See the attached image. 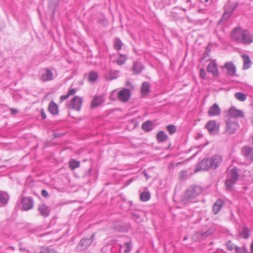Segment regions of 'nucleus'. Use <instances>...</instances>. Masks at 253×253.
I'll use <instances>...</instances> for the list:
<instances>
[{"instance_id":"864d4df0","label":"nucleus","mask_w":253,"mask_h":253,"mask_svg":"<svg viewBox=\"0 0 253 253\" xmlns=\"http://www.w3.org/2000/svg\"><path fill=\"white\" fill-rule=\"evenodd\" d=\"M213 253H225V251L221 249H218Z\"/></svg>"},{"instance_id":"a18cd8bd","label":"nucleus","mask_w":253,"mask_h":253,"mask_svg":"<svg viewBox=\"0 0 253 253\" xmlns=\"http://www.w3.org/2000/svg\"><path fill=\"white\" fill-rule=\"evenodd\" d=\"M76 89L75 88H72V89H70L68 91L67 94L69 95V96H70V95H74L76 93Z\"/></svg>"},{"instance_id":"f704fd0d","label":"nucleus","mask_w":253,"mask_h":253,"mask_svg":"<svg viewBox=\"0 0 253 253\" xmlns=\"http://www.w3.org/2000/svg\"><path fill=\"white\" fill-rule=\"evenodd\" d=\"M141 93L143 94L148 93L150 91V85L147 82H144L142 83L141 85Z\"/></svg>"},{"instance_id":"6e6552de","label":"nucleus","mask_w":253,"mask_h":253,"mask_svg":"<svg viewBox=\"0 0 253 253\" xmlns=\"http://www.w3.org/2000/svg\"><path fill=\"white\" fill-rule=\"evenodd\" d=\"M21 204L23 211H28L33 208L34 201L31 197H23Z\"/></svg>"},{"instance_id":"a211bd4d","label":"nucleus","mask_w":253,"mask_h":253,"mask_svg":"<svg viewBox=\"0 0 253 253\" xmlns=\"http://www.w3.org/2000/svg\"><path fill=\"white\" fill-rule=\"evenodd\" d=\"M220 109L216 103L213 104L209 109L208 115L210 116H219Z\"/></svg>"},{"instance_id":"4c0bfd02","label":"nucleus","mask_w":253,"mask_h":253,"mask_svg":"<svg viewBox=\"0 0 253 253\" xmlns=\"http://www.w3.org/2000/svg\"><path fill=\"white\" fill-rule=\"evenodd\" d=\"M131 217L133 220H135L136 222H140L143 220L140 215L137 213L132 212L131 213Z\"/></svg>"},{"instance_id":"37998d69","label":"nucleus","mask_w":253,"mask_h":253,"mask_svg":"<svg viewBox=\"0 0 253 253\" xmlns=\"http://www.w3.org/2000/svg\"><path fill=\"white\" fill-rule=\"evenodd\" d=\"M226 247H227V250H228L229 251H233L234 249H235V247L234 245L230 241H229L227 242V243L226 244Z\"/></svg>"},{"instance_id":"39448f33","label":"nucleus","mask_w":253,"mask_h":253,"mask_svg":"<svg viewBox=\"0 0 253 253\" xmlns=\"http://www.w3.org/2000/svg\"><path fill=\"white\" fill-rule=\"evenodd\" d=\"M225 121L226 126L224 133L227 135H231L235 133L239 127L238 122L232 121L230 119H227Z\"/></svg>"},{"instance_id":"9b49d317","label":"nucleus","mask_w":253,"mask_h":253,"mask_svg":"<svg viewBox=\"0 0 253 253\" xmlns=\"http://www.w3.org/2000/svg\"><path fill=\"white\" fill-rule=\"evenodd\" d=\"M242 153L246 159L250 161H253V148L248 146L242 148Z\"/></svg>"},{"instance_id":"49530a36","label":"nucleus","mask_w":253,"mask_h":253,"mask_svg":"<svg viewBox=\"0 0 253 253\" xmlns=\"http://www.w3.org/2000/svg\"><path fill=\"white\" fill-rule=\"evenodd\" d=\"M42 195L43 197H45V198H47L48 196V193L47 191L45 189L42 190Z\"/></svg>"},{"instance_id":"9d476101","label":"nucleus","mask_w":253,"mask_h":253,"mask_svg":"<svg viewBox=\"0 0 253 253\" xmlns=\"http://www.w3.org/2000/svg\"><path fill=\"white\" fill-rule=\"evenodd\" d=\"M130 91L128 89L125 88L118 92L119 99L123 102L127 101L130 97Z\"/></svg>"},{"instance_id":"c756f323","label":"nucleus","mask_w":253,"mask_h":253,"mask_svg":"<svg viewBox=\"0 0 253 253\" xmlns=\"http://www.w3.org/2000/svg\"><path fill=\"white\" fill-rule=\"evenodd\" d=\"M123 43L120 38H116L114 42V48L115 50L119 51L122 49Z\"/></svg>"},{"instance_id":"de8ad7c7","label":"nucleus","mask_w":253,"mask_h":253,"mask_svg":"<svg viewBox=\"0 0 253 253\" xmlns=\"http://www.w3.org/2000/svg\"><path fill=\"white\" fill-rule=\"evenodd\" d=\"M41 117L42 119L44 120L46 119V114L44 112V111L43 109H41Z\"/></svg>"},{"instance_id":"09e8293b","label":"nucleus","mask_w":253,"mask_h":253,"mask_svg":"<svg viewBox=\"0 0 253 253\" xmlns=\"http://www.w3.org/2000/svg\"><path fill=\"white\" fill-rule=\"evenodd\" d=\"M92 171V169H88V170L86 171L85 173H84V176H88L90 175H91Z\"/></svg>"},{"instance_id":"4468645a","label":"nucleus","mask_w":253,"mask_h":253,"mask_svg":"<svg viewBox=\"0 0 253 253\" xmlns=\"http://www.w3.org/2000/svg\"><path fill=\"white\" fill-rule=\"evenodd\" d=\"M38 210L40 215L44 217L48 216L50 212L49 207L44 204L39 205Z\"/></svg>"},{"instance_id":"b1692460","label":"nucleus","mask_w":253,"mask_h":253,"mask_svg":"<svg viewBox=\"0 0 253 253\" xmlns=\"http://www.w3.org/2000/svg\"><path fill=\"white\" fill-rule=\"evenodd\" d=\"M223 205L224 202L223 200L221 199L217 200L213 206L212 211L214 213H218L221 208L223 207Z\"/></svg>"},{"instance_id":"a19ab883","label":"nucleus","mask_w":253,"mask_h":253,"mask_svg":"<svg viewBox=\"0 0 253 253\" xmlns=\"http://www.w3.org/2000/svg\"><path fill=\"white\" fill-rule=\"evenodd\" d=\"M39 253H56V252L53 249L49 247H45L42 248Z\"/></svg>"},{"instance_id":"e433bc0d","label":"nucleus","mask_w":253,"mask_h":253,"mask_svg":"<svg viewBox=\"0 0 253 253\" xmlns=\"http://www.w3.org/2000/svg\"><path fill=\"white\" fill-rule=\"evenodd\" d=\"M69 168L73 170L76 168H79L80 166V163L79 161H77L75 160H73L69 162Z\"/></svg>"},{"instance_id":"72a5a7b5","label":"nucleus","mask_w":253,"mask_h":253,"mask_svg":"<svg viewBox=\"0 0 253 253\" xmlns=\"http://www.w3.org/2000/svg\"><path fill=\"white\" fill-rule=\"evenodd\" d=\"M119 57L116 60V63L119 65H122L125 64L126 62L127 57L126 55L122 54L121 53H119Z\"/></svg>"},{"instance_id":"58836bf2","label":"nucleus","mask_w":253,"mask_h":253,"mask_svg":"<svg viewBox=\"0 0 253 253\" xmlns=\"http://www.w3.org/2000/svg\"><path fill=\"white\" fill-rule=\"evenodd\" d=\"M166 128L170 135L174 134L176 131V126L173 125H168Z\"/></svg>"},{"instance_id":"7ed1b4c3","label":"nucleus","mask_w":253,"mask_h":253,"mask_svg":"<svg viewBox=\"0 0 253 253\" xmlns=\"http://www.w3.org/2000/svg\"><path fill=\"white\" fill-rule=\"evenodd\" d=\"M202 192V188L196 185L190 186L186 191L183 196V201L187 202H192Z\"/></svg>"},{"instance_id":"ddd939ff","label":"nucleus","mask_w":253,"mask_h":253,"mask_svg":"<svg viewBox=\"0 0 253 253\" xmlns=\"http://www.w3.org/2000/svg\"><path fill=\"white\" fill-rule=\"evenodd\" d=\"M227 71V74L230 76L236 75V68L232 62H226L223 67Z\"/></svg>"},{"instance_id":"3c124183","label":"nucleus","mask_w":253,"mask_h":253,"mask_svg":"<svg viewBox=\"0 0 253 253\" xmlns=\"http://www.w3.org/2000/svg\"><path fill=\"white\" fill-rule=\"evenodd\" d=\"M10 112L11 114L14 115L18 113V110L16 109L10 108Z\"/></svg>"},{"instance_id":"6e6d98bb","label":"nucleus","mask_w":253,"mask_h":253,"mask_svg":"<svg viewBox=\"0 0 253 253\" xmlns=\"http://www.w3.org/2000/svg\"><path fill=\"white\" fill-rule=\"evenodd\" d=\"M202 2H207L209 0H200Z\"/></svg>"},{"instance_id":"a878e982","label":"nucleus","mask_w":253,"mask_h":253,"mask_svg":"<svg viewBox=\"0 0 253 253\" xmlns=\"http://www.w3.org/2000/svg\"><path fill=\"white\" fill-rule=\"evenodd\" d=\"M98 78V74L97 72L95 71H91L88 73V81L89 83H93L95 82Z\"/></svg>"},{"instance_id":"20e7f679","label":"nucleus","mask_w":253,"mask_h":253,"mask_svg":"<svg viewBox=\"0 0 253 253\" xmlns=\"http://www.w3.org/2000/svg\"><path fill=\"white\" fill-rule=\"evenodd\" d=\"M239 178L238 169L234 168L231 169L227 175L225 185L227 190H231Z\"/></svg>"},{"instance_id":"2eb2a0df","label":"nucleus","mask_w":253,"mask_h":253,"mask_svg":"<svg viewBox=\"0 0 253 253\" xmlns=\"http://www.w3.org/2000/svg\"><path fill=\"white\" fill-rule=\"evenodd\" d=\"M207 70L209 73H211L214 77L218 76V70L216 63L210 62L207 66Z\"/></svg>"},{"instance_id":"6ab92c4d","label":"nucleus","mask_w":253,"mask_h":253,"mask_svg":"<svg viewBox=\"0 0 253 253\" xmlns=\"http://www.w3.org/2000/svg\"><path fill=\"white\" fill-rule=\"evenodd\" d=\"M119 248L120 253L123 252L124 253H129L132 248L131 241L126 242L123 245L119 244Z\"/></svg>"},{"instance_id":"f257e3e1","label":"nucleus","mask_w":253,"mask_h":253,"mask_svg":"<svg viewBox=\"0 0 253 253\" xmlns=\"http://www.w3.org/2000/svg\"><path fill=\"white\" fill-rule=\"evenodd\" d=\"M231 36L234 41L239 43L250 44L253 42V36L249 31L240 27L234 29Z\"/></svg>"},{"instance_id":"393cba45","label":"nucleus","mask_w":253,"mask_h":253,"mask_svg":"<svg viewBox=\"0 0 253 253\" xmlns=\"http://www.w3.org/2000/svg\"><path fill=\"white\" fill-rule=\"evenodd\" d=\"M235 7H236V6H234L233 7H230L229 8H228L226 7L225 11H224L223 16L222 17L221 20L222 21H223L224 20H226L227 19H228L231 16L232 13L235 9Z\"/></svg>"},{"instance_id":"bf43d9fd","label":"nucleus","mask_w":253,"mask_h":253,"mask_svg":"<svg viewBox=\"0 0 253 253\" xmlns=\"http://www.w3.org/2000/svg\"><path fill=\"white\" fill-rule=\"evenodd\" d=\"M181 9L182 10H183L184 11H186V10H187L186 9H185V8H181Z\"/></svg>"},{"instance_id":"c03bdc74","label":"nucleus","mask_w":253,"mask_h":253,"mask_svg":"<svg viewBox=\"0 0 253 253\" xmlns=\"http://www.w3.org/2000/svg\"><path fill=\"white\" fill-rule=\"evenodd\" d=\"M200 76L201 78H202L203 79L205 80L206 78V72L205 70L203 68L200 69Z\"/></svg>"},{"instance_id":"4d7b16f0","label":"nucleus","mask_w":253,"mask_h":253,"mask_svg":"<svg viewBox=\"0 0 253 253\" xmlns=\"http://www.w3.org/2000/svg\"><path fill=\"white\" fill-rule=\"evenodd\" d=\"M251 141L252 144H253V135H252V136L251 137Z\"/></svg>"},{"instance_id":"c9c22d12","label":"nucleus","mask_w":253,"mask_h":253,"mask_svg":"<svg viewBox=\"0 0 253 253\" xmlns=\"http://www.w3.org/2000/svg\"><path fill=\"white\" fill-rule=\"evenodd\" d=\"M150 198V194L149 192H143L140 194V199L141 201L146 202Z\"/></svg>"},{"instance_id":"cd10ccee","label":"nucleus","mask_w":253,"mask_h":253,"mask_svg":"<svg viewBox=\"0 0 253 253\" xmlns=\"http://www.w3.org/2000/svg\"><path fill=\"white\" fill-rule=\"evenodd\" d=\"M250 230L249 228L246 226H244L243 229L239 231V236L244 239H247L250 236Z\"/></svg>"},{"instance_id":"f03ea898","label":"nucleus","mask_w":253,"mask_h":253,"mask_svg":"<svg viewBox=\"0 0 253 253\" xmlns=\"http://www.w3.org/2000/svg\"><path fill=\"white\" fill-rule=\"evenodd\" d=\"M222 157L219 155H215L211 158H205L201 161L196 166L195 172L201 170H207L210 169H216L221 163Z\"/></svg>"},{"instance_id":"0eeeda50","label":"nucleus","mask_w":253,"mask_h":253,"mask_svg":"<svg viewBox=\"0 0 253 253\" xmlns=\"http://www.w3.org/2000/svg\"><path fill=\"white\" fill-rule=\"evenodd\" d=\"M83 100L81 97L78 96H74L69 103V107L71 109L79 111L82 105Z\"/></svg>"},{"instance_id":"dca6fc26","label":"nucleus","mask_w":253,"mask_h":253,"mask_svg":"<svg viewBox=\"0 0 253 253\" xmlns=\"http://www.w3.org/2000/svg\"><path fill=\"white\" fill-rule=\"evenodd\" d=\"M53 79V74L52 71L48 69H45L41 75V80L42 82L51 81Z\"/></svg>"},{"instance_id":"473e14b6","label":"nucleus","mask_w":253,"mask_h":253,"mask_svg":"<svg viewBox=\"0 0 253 253\" xmlns=\"http://www.w3.org/2000/svg\"><path fill=\"white\" fill-rule=\"evenodd\" d=\"M115 229L120 232H126L127 231L128 227L123 223H119L115 226Z\"/></svg>"},{"instance_id":"5701e85b","label":"nucleus","mask_w":253,"mask_h":253,"mask_svg":"<svg viewBox=\"0 0 253 253\" xmlns=\"http://www.w3.org/2000/svg\"><path fill=\"white\" fill-rule=\"evenodd\" d=\"M143 69L144 67L140 62L135 61L133 62L132 70L134 74L140 73Z\"/></svg>"},{"instance_id":"f3484780","label":"nucleus","mask_w":253,"mask_h":253,"mask_svg":"<svg viewBox=\"0 0 253 253\" xmlns=\"http://www.w3.org/2000/svg\"><path fill=\"white\" fill-rule=\"evenodd\" d=\"M105 101V99L102 95L95 96L92 100L91 107L95 108L101 105Z\"/></svg>"},{"instance_id":"c85d7f7f","label":"nucleus","mask_w":253,"mask_h":253,"mask_svg":"<svg viewBox=\"0 0 253 253\" xmlns=\"http://www.w3.org/2000/svg\"><path fill=\"white\" fill-rule=\"evenodd\" d=\"M156 137L159 142H163L167 139L168 135L164 131H160L157 133Z\"/></svg>"},{"instance_id":"052dcab7","label":"nucleus","mask_w":253,"mask_h":253,"mask_svg":"<svg viewBox=\"0 0 253 253\" xmlns=\"http://www.w3.org/2000/svg\"><path fill=\"white\" fill-rule=\"evenodd\" d=\"M189 1H190V0H187V2H189Z\"/></svg>"},{"instance_id":"aec40b11","label":"nucleus","mask_w":253,"mask_h":253,"mask_svg":"<svg viewBox=\"0 0 253 253\" xmlns=\"http://www.w3.org/2000/svg\"><path fill=\"white\" fill-rule=\"evenodd\" d=\"M9 200L8 194L3 191H0V207L5 206Z\"/></svg>"},{"instance_id":"ea45409f","label":"nucleus","mask_w":253,"mask_h":253,"mask_svg":"<svg viewBox=\"0 0 253 253\" xmlns=\"http://www.w3.org/2000/svg\"><path fill=\"white\" fill-rule=\"evenodd\" d=\"M235 251L236 253H248V250L245 246L242 247L235 246Z\"/></svg>"},{"instance_id":"8fccbe9b","label":"nucleus","mask_w":253,"mask_h":253,"mask_svg":"<svg viewBox=\"0 0 253 253\" xmlns=\"http://www.w3.org/2000/svg\"><path fill=\"white\" fill-rule=\"evenodd\" d=\"M69 97V96L68 94L66 95H61L60 97V100H61V101H63L66 100V99H67Z\"/></svg>"},{"instance_id":"603ef678","label":"nucleus","mask_w":253,"mask_h":253,"mask_svg":"<svg viewBox=\"0 0 253 253\" xmlns=\"http://www.w3.org/2000/svg\"><path fill=\"white\" fill-rule=\"evenodd\" d=\"M142 173L144 174V175L145 176V178H146V180H148L149 178V176L148 175V174H147V173L146 172V171L145 170H144L143 172H142Z\"/></svg>"},{"instance_id":"7c9ffc66","label":"nucleus","mask_w":253,"mask_h":253,"mask_svg":"<svg viewBox=\"0 0 253 253\" xmlns=\"http://www.w3.org/2000/svg\"><path fill=\"white\" fill-rule=\"evenodd\" d=\"M213 233V230L211 229H209L205 232H198V234L200 235V239L204 240L207 237L211 235Z\"/></svg>"},{"instance_id":"412c9836","label":"nucleus","mask_w":253,"mask_h":253,"mask_svg":"<svg viewBox=\"0 0 253 253\" xmlns=\"http://www.w3.org/2000/svg\"><path fill=\"white\" fill-rule=\"evenodd\" d=\"M48 111L53 115H57L59 113L58 105L53 101L48 104Z\"/></svg>"},{"instance_id":"1a4fd4ad","label":"nucleus","mask_w":253,"mask_h":253,"mask_svg":"<svg viewBox=\"0 0 253 253\" xmlns=\"http://www.w3.org/2000/svg\"><path fill=\"white\" fill-rule=\"evenodd\" d=\"M228 115L233 118H243L244 114L242 111L236 109L235 107H231L228 111Z\"/></svg>"},{"instance_id":"2f4dec72","label":"nucleus","mask_w":253,"mask_h":253,"mask_svg":"<svg viewBox=\"0 0 253 253\" xmlns=\"http://www.w3.org/2000/svg\"><path fill=\"white\" fill-rule=\"evenodd\" d=\"M234 97L238 100L243 102L247 99V95L241 92H238L234 94Z\"/></svg>"},{"instance_id":"bb28decb","label":"nucleus","mask_w":253,"mask_h":253,"mask_svg":"<svg viewBox=\"0 0 253 253\" xmlns=\"http://www.w3.org/2000/svg\"><path fill=\"white\" fill-rule=\"evenodd\" d=\"M141 127L145 131L149 132L153 129V125L151 121H147L142 124Z\"/></svg>"},{"instance_id":"423d86ee","label":"nucleus","mask_w":253,"mask_h":253,"mask_svg":"<svg viewBox=\"0 0 253 253\" xmlns=\"http://www.w3.org/2000/svg\"><path fill=\"white\" fill-rule=\"evenodd\" d=\"M94 233L89 238H83L80 242L77 247V250L79 252H82L86 250L88 247L92 244L93 241Z\"/></svg>"},{"instance_id":"13d9d810","label":"nucleus","mask_w":253,"mask_h":253,"mask_svg":"<svg viewBox=\"0 0 253 253\" xmlns=\"http://www.w3.org/2000/svg\"><path fill=\"white\" fill-rule=\"evenodd\" d=\"M129 205H130V206H131V205H132V202H131V201H129Z\"/></svg>"},{"instance_id":"5fc2aeb1","label":"nucleus","mask_w":253,"mask_h":253,"mask_svg":"<svg viewBox=\"0 0 253 253\" xmlns=\"http://www.w3.org/2000/svg\"><path fill=\"white\" fill-rule=\"evenodd\" d=\"M251 253H253V242L251 243V247H250Z\"/></svg>"},{"instance_id":"79ce46f5","label":"nucleus","mask_w":253,"mask_h":253,"mask_svg":"<svg viewBox=\"0 0 253 253\" xmlns=\"http://www.w3.org/2000/svg\"><path fill=\"white\" fill-rule=\"evenodd\" d=\"M119 71H112L110 74V78L111 80L116 79L118 78Z\"/></svg>"},{"instance_id":"f8f14e48","label":"nucleus","mask_w":253,"mask_h":253,"mask_svg":"<svg viewBox=\"0 0 253 253\" xmlns=\"http://www.w3.org/2000/svg\"><path fill=\"white\" fill-rule=\"evenodd\" d=\"M206 127L210 133L212 134L217 133L219 129V126L216 125L215 121H209L207 123Z\"/></svg>"},{"instance_id":"4be33fe9","label":"nucleus","mask_w":253,"mask_h":253,"mask_svg":"<svg viewBox=\"0 0 253 253\" xmlns=\"http://www.w3.org/2000/svg\"><path fill=\"white\" fill-rule=\"evenodd\" d=\"M242 57L243 59V69L244 70H247L251 67L252 61L250 57L247 54H243Z\"/></svg>"}]
</instances>
